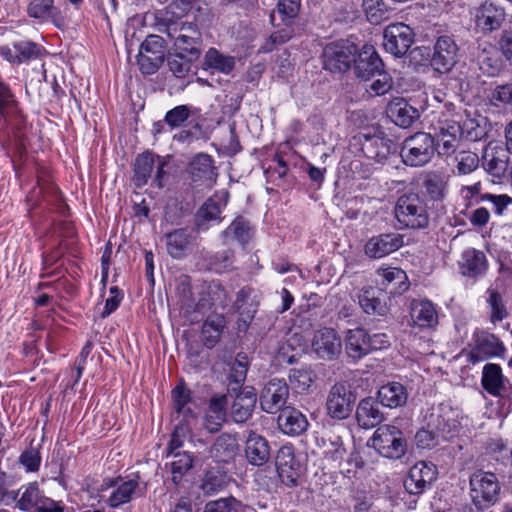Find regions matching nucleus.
<instances>
[{
	"instance_id": "4468645a",
	"label": "nucleus",
	"mask_w": 512,
	"mask_h": 512,
	"mask_svg": "<svg viewBox=\"0 0 512 512\" xmlns=\"http://www.w3.org/2000/svg\"><path fill=\"white\" fill-rule=\"evenodd\" d=\"M276 468L282 484L288 488L298 485L302 469L291 446H283L279 449L276 456Z\"/></svg>"
},
{
	"instance_id": "e433bc0d",
	"label": "nucleus",
	"mask_w": 512,
	"mask_h": 512,
	"mask_svg": "<svg viewBox=\"0 0 512 512\" xmlns=\"http://www.w3.org/2000/svg\"><path fill=\"white\" fill-rule=\"evenodd\" d=\"M239 450L237 439L229 433L219 435L211 448V455L218 462L228 463L235 458Z\"/></svg>"
},
{
	"instance_id": "5fc2aeb1",
	"label": "nucleus",
	"mask_w": 512,
	"mask_h": 512,
	"mask_svg": "<svg viewBox=\"0 0 512 512\" xmlns=\"http://www.w3.org/2000/svg\"><path fill=\"white\" fill-rule=\"evenodd\" d=\"M291 385L299 392L308 391L316 379L315 372L310 367L291 369L289 372Z\"/></svg>"
},
{
	"instance_id": "13d9d810",
	"label": "nucleus",
	"mask_w": 512,
	"mask_h": 512,
	"mask_svg": "<svg viewBox=\"0 0 512 512\" xmlns=\"http://www.w3.org/2000/svg\"><path fill=\"white\" fill-rule=\"evenodd\" d=\"M482 120L483 118L477 119L467 116L461 125L462 137H465L469 141L482 139L486 135L485 128L480 123Z\"/></svg>"
},
{
	"instance_id": "3c124183",
	"label": "nucleus",
	"mask_w": 512,
	"mask_h": 512,
	"mask_svg": "<svg viewBox=\"0 0 512 512\" xmlns=\"http://www.w3.org/2000/svg\"><path fill=\"white\" fill-rule=\"evenodd\" d=\"M172 457L169 463L172 481L179 484L184 475L192 468L193 458L188 452H180L168 454Z\"/></svg>"
},
{
	"instance_id": "0eeeda50",
	"label": "nucleus",
	"mask_w": 512,
	"mask_h": 512,
	"mask_svg": "<svg viewBox=\"0 0 512 512\" xmlns=\"http://www.w3.org/2000/svg\"><path fill=\"white\" fill-rule=\"evenodd\" d=\"M469 484L471 499L476 506H489L498 500L501 487L494 473L476 471L471 475Z\"/></svg>"
},
{
	"instance_id": "bb28decb",
	"label": "nucleus",
	"mask_w": 512,
	"mask_h": 512,
	"mask_svg": "<svg viewBox=\"0 0 512 512\" xmlns=\"http://www.w3.org/2000/svg\"><path fill=\"white\" fill-rule=\"evenodd\" d=\"M195 237L187 229H176L166 235V247L168 254L175 258L185 257L193 248Z\"/></svg>"
},
{
	"instance_id": "37998d69",
	"label": "nucleus",
	"mask_w": 512,
	"mask_h": 512,
	"mask_svg": "<svg viewBox=\"0 0 512 512\" xmlns=\"http://www.w3.org/2000/svg\"><path fill=\"white\" fill-rule=\"evenodd\" d=\"M17 492H19V496L16 501V507L21 511H29L37 507L43 499L36 482L22 485Z\"/></svg>"
},
{
	"instance_id": "69168bd1",
	"label": "nucleus",
	"mask_w": 512,
	"mask_h": 512,
	"mask_svg": "<svg viewBox=\"0 0 512 512\" xmlns=\"http://www.w3.org/2000/svg\"><path fill=\"white\" fill-rule=\"evenodd\" d=\"M286 26V28L275 31L270 35V37L266 40L265 44L262 47V50L264 52H270L274 50L277 46L286 43L293 37V29L289 27L290 25Z\"/></svg>"
},
{
	"instance_id": "a19ab883",
	"label": "nucleus",
	"mask_w": 512,
	"mask_h": 512,
	"mask_svg": "<svg viewBox=\"0 0 512 512\" xmlns=\"http://www.w3.org/2000/svg\"><path fill=\"white\" fill-rule=\"evenodd\" d=\"M188 171L195 182L212 180L214 176L212 157L205 153L197 154L189 163Z\"/></svg>"
},
{
	"instance_id": "774afa93",
	"label": "nucleus",
	"mask_w": 512,
	"mask_h": 512,
	"mask_svg": "<svg viewBox=\"0 0 512 512\" xmlns=\"http://www.w3.org/2000/svg\"><path fill=\"white\" fill-rule=\"evenodd\" d=\"M190 116V109L187 105H179L169 110L164 121L172 128L180 127Z\"/></svg>"
},
{
	"instance_id": "4d7b16f0",
	"label": "nucleus",
	"mask_w": 512,
	"mask_h": 512,
	"mask_svg": "<svg viewBox=\"0 0 512 512\" xmlns=\"http://www.w3.org/2000/svg\"><path fill=\"white\" fill-rule=\"evenodd\" d=\"M190 432V422L178 420L167 447L168 454L176 453V450L183 446V443Z\"/></svg>"
},
{
	"instance_id": "9d476101",
	"label": "nucleus",
	"mask_w": 512,
	"mask_h": 512,
	"mask_svg": "<svg viewBox=\"0 0 512 512\" xmlns=\"http://www.w3.org/2000/svg\"><path fill=\"white\" fill-rule=\"evenodd\" d=\"M384 49L393 56H404L414 42L412 29L404 23H394L387 26L383 33Z\"/></svg>"
},
{
	"instance_id": "aec40b11",
	"label": "nucleus",
	"mask_w": 512,
	"mask_h": 512,
	"mask_svg": "<svg viewBox=\"0 0 512 512\" xmlns=\"http://www.w3.org/2000/svg\"><path fill=\"white\" fill-rule=\"evenodd\" d=\"M458 46L450 36L438 37L434 45V53L431 64L436 71L446 73L452 69L457 62Z\"/></svg>"
},
{
	"instance_id": "cd10ccee",
	"label": "nucleus",
	"mask_w": 512,
	"mask_h": 512,
	"mask_svg": "<svg viewBox=\"0 0 512 512\" xmlns=\"http://www.w3.org/2000/svg\"><path fill=\"white\" fill-rule=\"evenodd\" d=\"M256 400L257 394L253 387H244L242 391L236 393L231 405V415L234 421L245 422L251 416Z\"/></svg>"
},
{
	"instance_id": "7c9ffc66",
	"label": "nucleus",
	"mask_w": 512,
	"mask_h": 512,
	"mask_svg": "<svg viewBox=\"0 0 512 512\" xmlns=\"http://www.w3.org/2000/svg\"><path fill=\"white\" fill-rule=\"evenodd\" d=\"M383 413L379 404L371 397L362 399L356 408V420L360 427L371 429L383 421Z\"/></svg>"
},
{
	"instance_id": "39448f33",
	"label": "nucleus",
	"mask_w": 512,
	"mask_h": 512,
	"mask_svg": "<svg viewBox=\"0 0 512 512\" xmlns=\"http://www.w3.org/2000/svg\"><path fill=\"white\" fill-rule=\"evenodd\" d=\"M357 46L350 40L340 39L325 45L321 55L323 67L330 72H346L351 68Z\"/></svg>"
},
{
	"instance_id": "6e6552de",
	"label": "nucleus",
	"mask_w": 512,
	"mask_h": 512,
	"mask_svg": "<svg viewBox=\"0 0 512 512\" xmlns=\"http://www.w3.org/2000/svg\"><path fill=\"white\" fill-rule=\"evenodd\" d=\"M355 400L356 396L351 386L345 381L337 382L330 388L327 395V414L332 419L344 420L351 414Z\"/></svg>"
},
{
	"instance_id": "a211bd4d",
	"label": "nucleus",
	"mask_w": 512,
	"mask_h": 512,
	"mask_svg": "<svg viewBox=\"0 0 512 512\" xmlns=\"http://www.w3.org/2000/svg\"><path fill=\"white\" fill-rule=\"evenodd\" d=\"M504 351L503 343L495 335L481 332L476 335L475 344L467 354V360L476 364L489 358L502 356Z\"/></svg>"
},
{
	"instance_id": "680f3d73",
	"label": "nucleus",
	"mask_w": 512,
	"mask_h": 512,
	"mask_svg": "<svg viewBox=\"0 0 512 512\" xmlns=\"http://www.w3.org/2000/svg\"><path fill=\"white\" fill-rule=\"evenodd\" d=\"M362 6L366 12L367 19L372 24H379L386 18V11L383 8L382 0H363Z\"/></svg>"
},
{
	"instance_id": "de8ad7c7",
	"label": "nucleus",
	"mask_w": 512,
	"mask_h": 512,
	"mask_svg": "<svg viewBox=\"0 0 512 512\" xmlns=\"http://www.w3.org/2000/svg\"><path fill=\"white\" fill-rule=\"evenodd\" d=\"M156 155L145 152L137 156L134 164V181L137 187L145 185L155 166Z\"/></svg>"
},
{
	"instance_id": "5701e85b",
	"label": "nucleus",
	"mask_w": 512,
	"mask_h": 512,
	"mask_svg": "<svg viewBox=\"0 0 512 512\" xmlns=\"http://www.w3.org/2000/svg\"><path fill=\"white\" fill-rule=\"evenodd\" d=\"M509 380L503 375L498 364L487 363L483 367L481 385L483 389L494 397H503L507 392Z\"/></svg>"
},
{
	"instance_id": "c03bdc74",
	"label": "nucleus",
	"mask_w": 512,
	"mask_h": 512,
	"mask_svg": "<svg viewBox=\"0 0 512 512\" xmlns=\"http://www.w3.org/2000/svg\"><path fill=\"white\" fill-rule=\"evenodd\" d=\"M225 320L221 315H213L208 317L203 325L201 336L206 347L213 348L219 341Z\"/></svg>"
},
{
	"instance_id": "f8f14e48",
	"label": "nucleus",
	"mask_w": 512,
	"mask_h": 512,
	"mask_svg": "<svg viewBox=\"0 0 512 512\" xmlns=\"http://www.w3.org/2000/svg\"><path fill=\"white\" fill-rule=\"evenodd\" d=\"M311 349L317 358L333 361L341 355L342 340L333 328H322L314 333Z\"/></svg>"
},
{
	"instance_id": "8fccbe9b",
	"label": "nucleus",
	"mask_w": 512,
	"mask_h": 512,
	"mask_svg": "<svg viewBox=\"0 0 512 512\" xmlns=\"http://www.w3.org/2000/svg\"><path fill=\"white\" fill-rule=\"evenodd\" d=\"M248 371V360L245 355L238 354L231 365L229 373V396L233 397V392L245 382Z\"/></svg>"
},
{
	"instance_id": "9b49d317",
	"label": "nucleus",
	"mask_w": 512,
	"mask_h": 512,
	"mask_svg": "<svg viewBox=\"0 0 512 512\" xmlns=\"http://www.w3.org/2000/svg\"><path fill=\"white\" fill-rule=\"evenodd\" d=\"M473 15L475 27L484 34L499 30L508 17L504 7L491 1L481 3Z\"/></svg>"
},
{
	"instance_id": "338daca9",
	"label": "nucleus",
	"mask_w": 512,
	"mask_h": 512,
	"mask_svg": "<svg viewBox=\"0 0 512 512\" xmlns=\"http://www.w3.org/2000/svg\"><path fill=\"white\" fill-rule=\"evenodd\" d=\"M376 75L379 77L370 84L367 91L373 96L385 95L393 87L392 77L388 73L384 72V69L382 72L377 73Z\"/></svg>"
},
{
	"instance_id": "423d86ee",
	"label": "nucleus",
	"mask_w": 512,
	"mask_h": 512,
	"mask_svg": "<svg viewBox=\"0 0 512 512\" xmlns=\"http://www.w3.org/2000/svg\"><path fill=\"white\" fill-rule=\"evenodd\" d=\"M437 152L441 156L452 155L462 137L461 125L455 119L443 114L432 123Z\"/></svg>"
},
{
	"instance_id": "e2e57ef3",
	"label": "nucleus",
	"mask_w": 512,
	"mask_h": 512,
	"mask_svg": "<svg viewBox=\"0 0 512 512\" xmlns=\"http://www.w3.org/2000/svg\"><path fill=\"white\" fill-rule=\"evenodd\" d=\"M191 62L189 59H186V56L179 55L176 52L167 59L169 70L177 78H183L187 75L191 68Z\"/></svg>"
},
{
	"instance_id": "ddd939ff",
	"label": "nucleus",
	"mask_w": 512,
	"mask_h": 512,
	"mask_svg": "<svg viewBox=\"0 0 512 512\" xmlns=\"http://www.w3.org/2000/svg\"><path fill=\"white\" fill-rule=\"evenodd\" d=\"M461 411L449 404L441 403L433 409L428 425L436 430L443 438L456 433L460 427Z\"/></svg>"
},
{
	"instance_id": "79ce46f5",
	"label": "nucleus",
	"mask_w": 512,
	"mask_h": 512,
	"mask_svg": "<svg viewBox=\"0 0 512 512\" xmlns=\"http://www.w3.org/2000/svg\"><path fill=\"white\" fill-rule=\"evenodd\" d=\"M477 60L482 73L490 77L497 76L503 68L501 56L498 50L493 46L484 48L479 53Z\"/></svg>"
},
{
	"instance_id": "a18cd8bd",
	"label": "nucleus",
	"mask_w": 512,
	"mask_h": 512,
	"mask_svg": "<svg viewBox=\"0 0 512 512\" xmlns=\"http://www.w3.org/2000/svg\"><path fill=\"white\" fill-rule=\"evenodd\" d=\"M226 202V199L223 204L219 203L214 198L206 200L197 212L196 225L198 229L207 230L208 226L206 225V222L220 221L222 208L226 205Z\"/></svg>"
},
{
	"instance_id": "c9c22d12",
	"label": "nucleus",
	"mask_w": 512,
	"mask_h": 512,
	"mask_svg": "<svg viewBox=\"0 0 512 512\" xmlns=\"http://www.w3.org/2000/svg\"><path fill=\"white\" fill-rule=\"evenodd\" d=\"M380 403L389 408H398L406 404L408 392L399 382H390L383 385L378 391Z\"/></svg>"
},
{
	"instance_id": "20e7f679",
	"label": "nucleus",
	"mask_w": 512,
	"mask_h": 512,
	"mask_svg": "<svg viewBox=\"0 0 512 512\" xmlns=\"http://www.w3.org/2000/svg\"><path fill=\"white\" fill-rule=\"evenodd\" d=\"M371 446L379 454L390 459L401 458L407 450V441L403 432L394 425H383L376 429Z\"/></svg>"
},
{
	"instance_id": "f3484780",
	"label": "nucleus",
	"mask_w": 512,
	"mask_h": 512,
	"mask_svg": "<svg viewBox=\"0 0 512 512\" xmlns=\"http://www.w3.org/2000/svg\"><path fill=\"white\" fill-rule=\"evenodd\" d=\"M436 478V466L431 462L420 461L410 468L404 486L410 494L418 495L429 488Z\"/></svg>"
},
{
	"instance_id": "58836bf2",
	"label": "nucleus",
	"mask_w": 512,
	"mask_h": 512,
	"mask_svg": "<svg viewBox=\"0 0 512 512\" xmlns=\"http://www.w3.org/2000/svg\"><path fill=\"white\" fill-rule=\"evenodd\" d=\"M172 399L174 407L175 420L190 422L194 418L191 408L188 404L191 402V392L184 385H177L172 390Z\"/></svg>"
},
{
	"instance_id": "2eb2a0df",
	"label": "nucleus",
	"mask_w": 512,
	"mask_h": 512,
	"mask_svg": "<svg viewBox=\"0 0 512 512\" xmlns=\"http://www.w3.org/2000/svg\"><path fill=\"white\" fill-rule=\"evenodd\" d=\"M352 64H354L356 77L364 81L370 80L384 69L382 59L375 47L370 44L363 45L360 50L357 49V54Z\"/></svg>"
},
{
	"instance_id": "bf43d9fd",
	"label": "nucleus",
	"mask_w": 512,
	"mask_h": 512,
	"mask_svg": "<svg viewBox=\"0 0 512 512\" xmlns=\"http://www.w3.org/2000/svg\"><path fill=\"white\" fill-rule=\"evenodd\" d=\"M300 7L301 0H279L276 11L285 25H291L298 16Z\"/></svg>"
},
{
	"instance_id": "49530a36",
	"label": "nucleus",
	"mask_w": 512,
	"mask_h": 512,
	"mask_svg": "<svg viewBox=\"0 0 512 512\" xmlns=\"http://www.w3.org/2000/svg\"><path fill=\"white\" fill-rule=\"evenodd\" d=\"M27 15L41 22L55 19L59 11L54 0H30L26 9Z\"/></svg>"
},
{
	"instance_id": "412c9836",
	"label": "nucleus",
	"mask_w": 512,
	"mask_h": 512,
	"mask_svg": "<svg viewBox=\"0 0 512 512\" xmlns=\"http://www.w3.org/2000/svg\"><path fill=\"white\" fill-rule=\"evenodd\" d=\"M403 236L399 233H382L368 239L364 253L372 259L383 258L403 246Z\"/></svg>"
},
{
	"instance_id": "1a4fd4ad",
	"label": "nucleus",
	"mask_w": 512,
	"mask_h": 512,
	"mask_svg": "<svg viewBox=\"0 0 512 512\" xmlns=\"http://www.w3.org/2000/svg\"><path fill=\"white\" fill-rule=\"evenodd\" d=\"M165 57L164 40L158 35H149L140 45L137 63L140 71L152 75L158 71Z\"/></svg>"
},
{
	"instance_id": "ea45409f",
	"label": "nucleus",
	"mask_w": 512,
	"mask_h": 512,
	"mask_svg": "<svg viewBox=\"0 0 512 512\" xmlns=\"http://www.w3.org/2000/svg\"><path fill=\"white\" fill-rule=\"evenodd\" d=\"M461 268L467 276L483 274L487 268L485 254L476 249L465 250L462 254Z\"/></svg>"
},
{
	"instance_id": "c756f323",
	"label": "nucleus",
	"mask_w": 512,
	"mask_h": 512,
	"mask_svg": "<svg viewBox=\"0 0 512 512\" xmlns=\"http://www.w3.org/2000/svg\"><path fill=\"white\" fill-rule=\"evenodd\" d=\"M278 426L281 431L290 436H298L305 432L309 426L304 414L294 408L281 410L278 416Z\"/></svg>"
},
{
	"instance_id": "864d4df0",
	"label": "nucleus",
	"mask_w": 512,
	"mask_h": 512,
	"mask_svg": "<svg viewBox=\"0 0 512 512\" xmlns=\"http://www.w3.org/2000/svg\"><path fill=\"white\" fill-rule=\"evenodd\" d=\"M204 63L209 68L229 74L235 67V58L223 55L215 48H210L205 54Z\"/></svg>"
},
{
	"instance_id": "473e14b6",
	"label": "nucleus",
	"mask_w": 512,
	"mask_h": 512,
	"mask_svg": "<svg viewBox=\"0 0 512 512\" xmlns=\"http://www.w3.org/2000/svg\"><path fill=\"white\" fill-rule=\"evenodd\" d=\"M376 274L380 278L379 284L384 289H389V292L392 294H401L409 287L407 275L405 271L400 268H379Z\"/></svg>"
},
{
	"instance_id": "7ed1b4c3",
	"label": "nucleus",
	"mask_w": 512,
	"mask_h": 512,
	"mask_svg": "<svg viewBox=\"0 0 512 512\" xmlns=\"http://www.w3.org/2000/svg\"><path fill=\"white\" fill-rule=\"evenodd\" d=\"M395 217L406 228L424 229L429 224L426 204L417 194L399 197L395 206Z\"/></svg>"
},
{
	"instance_id": "393cba45",
	"label": "nucleus",
	"mask_w": 512,
	"mask_h": 512,
	"mask_svg": "<svg viewBox=\"0 0 512 512\" xmlns=\"http://www.w3.org/2000/svg\"><path fill=\"white\" fill-rule=\"evenodd\" d=\"M228 395L211 398L209 406L203 416L202 425L209 433L218 432L226 420V407Z\"/></svg>"
},
{
	"instance_id": "09e8293b",
	"label": "nucleus",
	"mask_w": 512,
	"mask_h": 512,
	"mask_svg": "<svg viewBox=\"0 0 512 512\" xmlns=\"http://www.w3.org/2000/svg\"><path fill=\"white\" fill-rule=\"evenodd\" d=\"M359 305L362 310L371 315L383 316L388 312L386 303L378 296L373 288L364 289L359 295Z\"/></svg>"
},
{
	"instance_id": "72a5a7b5",
	"label": "nucleus",
	"mask_w": 512,
	"mask_h": 512,
	"mask_svg": "<svg viewBox=\"0 0 512 512\" xmlns=\"http://www.w3.org/2000/svg\"><path fill=\"white\" fill-rule=\"evenodd\" d=\"M245 455L252 465L261 466L265 464L270 457L267 440L254 432L249 433L246 440Z\"/></svg>"
},
{
	"instance_id": "6e6d98bb",
	"label": "nucleus",
	"mask_w": 512,
	"mask_h": 512,
	"mask_svg": "<svg viewBox=\"0 0 512 512\" xmlns=\"http://www.w3.org/2000/svg\"><path fill=\"white\" fill-rule=\"evenodd\" d=\"M480 201L489 203L492 212L499 217L512 205V197L507 194L483 193L480 195Z\"/></svg>"
},
{
	"instance_id": "f03ea898",
	"label": "nucleus",
	"mask_w": 512,
	"mask_h": 512,
	"mask_svg": "<svg viewBox=\"0 0 512 512\" xmlns=\"http://www.w3.org/2000/svg\"><path fill=\"white\" fill-rule=\"evenodd\" d=\"M168 37L173 40L176 53L186 56L190 61L197 60L201 55L202 36L198 27L190 22L180 25L173 24L167 28Z\"/></svg>"
},
{
	"instance_id": "dca6fc26",
	"label": "nucleus",
	"mask_w": 512,
	"mask_h": 512,
	"mask_svg": "<svg viewBox=\"0 0 512 512\" xmlns=\"http://www.w3.org/2000/svg\"><path fill=\"white\" fill-rule=\"evenodd\" d=\"M361 150L365 157L377 163L384 164L390 155L396 152L395 143L384 134H362Z\"/></svg>"
},
{
	"instance_id": "0e129e2a",
	"label": "nucleus",
	"mask_w": 512,
	"mask_h": 512,
	"mask_svg": "<svg viewBox=\"0 0 512 512\" xmlns=\"http://www.w3.org/2000/svg\"><path fill=\"white\" fill-rule=\"evenodd\" d=\"M19 62L36 59L41 54V47L31 41H19L14 44Z\"/></svg>"
},
{
	"instance_id": "a878e982",
	"label": "nucleus",
	"mask_w": 512,
	"mask_h": 512,
	"mask_svg": "<svg viewBox=\"0 0 512 512\" xmlns=\"http://www.w3.org/2000/svg\"><path fill=\"white\" fill-rule=\"evenodd\" d=\"M316 443L325 459L341 464L346 455V448L340 435L330 430L324 431L316 438Z\"/></svg>"
},
{
	"instance_id": "603ef678",
	"label": "nucleus",
	"mask_w": 512,
	"mask_h": 512,
	"mask_svg": "<svg viewBox=\"0 0 512 512\" xmlns=\"http://www.w3.org/2000/svg\"><path fill=\"white\" fill-rule=\"evenodd\" d=\"M486 303L489 309L490 321L493 324L501 322L508 316V311L503 297L497 290L488 288Z\"/></svg>"
},
{
	"instance_id": "c85d7f7f",
	"label": "nucleus",
	"mask_w": 512,
	"mask_h": 512,
	"mask_svg": "<svg viewBox=\"0 0 512 512\" xmlns=\"http://www.w3.org/2000/svg\"><path fill=\"white\" fill-rule=\"evenodd\" d=\"M108 486L112 488V491L107 497L106 503L111 508H118L132 500V497L139 486V482L136 478L125 481L122 479H116L111 481V484Z\"/></svg>"
},
{
	"instance_id": "4be33fe9",
	"label": "nucleus",
	"mask_w": 512,
	"mask_h": 512,
	"mask_svg": "<svg viewBox=\"0 0 512 512\" xmlns=\"http://www.w3.org/2000/svg\"><path fill=\"white\" fill-rule=\"evenodd\" d=\"M410 316L414 326L421 329L438 325L439 315L436 305L428 299H415L410 304Z\"/></svg>"
},
{
	"instance_id": "b1692460",
	"label": "nucleus",
	"mask_w": 512,
	"mask_h": 512,
	"mask_svg": "<svg viewBox=\"0 0 512 512\" xmlns=\"http://www.w3.org/2000/svg\"><path fill=\"white\" fill-rule=\"evenodd\" d=\"M509 153L511 152L500 146L486 149L483 156V168L492 177L501 179L508 171Z\"/></svg>"
},
{
	"instance_id": "2f4dec72",
	"label": "nucleus",
	"mask_w": 512,
	"mask_h": 512,
	"mask_svg": "<svg viewBox=\"0 0 512 512\" xmlns=\"http://www.w3.org/2000/svg\"><path fill=\"white\" fill-rule=\"evenodd\" d=\"M392 121L402 128L410 127L419 117V111L403 98H396L388 105Z\"/></svg>"
},
{
	"instance_id": "4c0bfd02",
	"label": "nucleus",
	"mask_w": 512,
	"mask_h": 512,
	"mask_svg": "<svg viewBox=\"0 0 512 512\" xmlns=\"http://www.w3.org/2000/svg\"><path fill=\"white\" fill-rule=\"evenodd\" d=\"M253 231L250 223L239 216L222 232V237L226 244L238 242L245 246L252 238Z\"/></svg>"
},
{
	"instance_id": "052dcab7",
	"label": "nucleus",
	"mask_w": 512,
	"mask_h": 512,
	"mask_svg": "<svg viewBox=\"0 0 512 512\" xmlns=\"http://www.w3.org/2000/svg\"><path fill=\"white\" fill-rule=\"evenodd\" d=\"M457 171L459 174L467 175L475 171L479 166V157L471 151H461L456 156Z\"/></svg>"
},
{
	"instance_id": "f257e3e1",
	"label": "nucleus",
	"mask_w": 512,
	"mask_h": 512,
	"mask_svg": "<svg viewBox=\"0 0 512 512\" xmlns=\"http://www.w3.org/2000/svg\"><path fill=\"white\" fill-rule=\"evenodd\" d=\"M436 151L434 137L427 132H417L404 140L400 155L406 165L421 167L431 161Z\"/></svg>"
},
{
	"instance_id": "f704fd0d",
	"label": "nucleus",
	"mask_w": 512,
	"mask_h": 512,
	"mask_svg": "<svg viewBox=\"0 0 512 512\" xmlns=\"http://www.w3.org/2000/svg\"><path fill=\"white\" fill-rule=\"evenodd\" d=\"M345 351L349 358L359 360L370 352L368 333L362 328L349 330L345 338Z\"/></svg>"
},
{
	"instance_id": "6ab92c4d",
	"label": "nucleus",
	"mask_w": 512,
	"mask_h": 512,
	"mask_svg": "<svg viewBox=\"0 0 512 512\" xmlns=\"http://www.w3.org/2000/svg\"><path fill=\"white\" fill-rule=\"evenodd\" d=\"M289 388L283 379H271L260 394L261 408L267 413H276L286 404Z\"/></svg>"
}]
</instances>
